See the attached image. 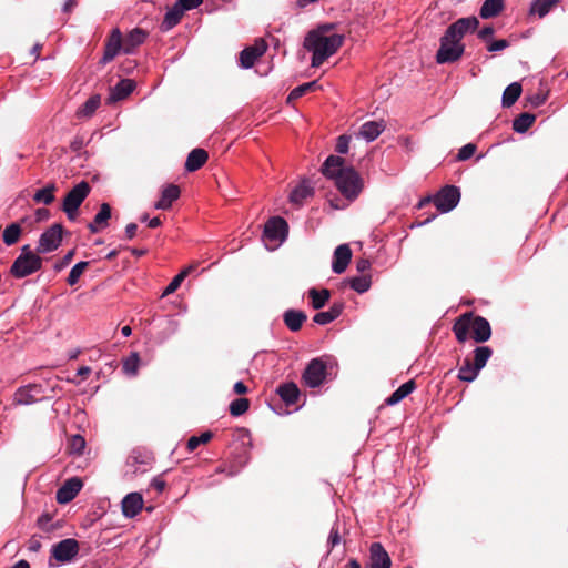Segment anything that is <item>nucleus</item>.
Listing matches in <instances>:
<instances>
[{"mask_svg":"<svg viewBox=\"0 0 568 568\" xmlns=\"http://www.w3.org/2000/svg\"><path fill=\"white\" fill-rule=\"evenodd\" d=\"M479 27L476 17L460 18L452 23L440 38L439 49L436 52V62L439 64L458 61L465 51L462 39L468 32H475Z\"/></svg>","mask_w":568,"mask_h":568,"instance_id":"nucleus-1","label":"nucleus"},{"mask_svg":"<svg viewBox=\"0 0 568 568\" xmlns=\"http://www.w3.org/2000/svg\"><path fill=\"white\" fill-rule=\"evenodd\" d=\"M321 172L335 181V185L344 197L354 201L364 189V181L353 166H345V160L338 155H329L322 165Z\"/></svg>","mask_w":568,"mask_h":568,"instance_id":"nucleus-2","label":"nucleus"},{"mask_svg":"<svg viewBox=\"0 0 568 568\" xmlns=\"http://www.w3.org/2000/svg\"><path fill=\"white\" fill-rule=\"evenodd\" d=\"M459 343H465L470 336L476 343H485L491 336V327L489 322L473 312H466L459 315L452 328Z\"/></svg>","mask_w":568,"mask_h":568,"instance_id":"nucleus-3","label":"nucleus"},{"mask_svg":"<svg viewBox=\"0 0 568 568\" xmlns=\"http://www.w3.org/2000/svg\"><path fill=\"white\" fill-rule=\"evenodd\" d=\"M344 36L321 34L320 31H310L304 39V48L312 52V67H321L329 57L335 54L344 43Z\"/></svg>","mask_w":568,"mask_h":568,"instance_id":"nucleus-4","label":"nucleus"},{"mask_svg":"<svg viewBox=\"0 0 568 568\" xmlns=\"http://www.w3.org/2000/svg\"><path fill=\"white\" fill-rule=\"evenodd\" d=\"M90 184L87 181H81L65 194L61 209L70 221L77 219L78 210L90 194Z\"/></svg>","mask_w":568,"mask_h":568,"instance_id":"nucleus-5","label":"nucleus"},{"mask_svg":"<svg viewBox=\"0 0 568 568\" xmlns=\"http://www.w3.org/2000/svg\"><path fill=\"white\" fill-rule=\"evenodd\" d=\"M41 267L42 258L39 255L18 256L10 267V273L16 278H23L41 270Z\"/></svg>","mask_w":568,"mask_h":568,"instance_id":"nucleus-6","label":"nucleus"},{"mask_svg":"<svg viewBox=\"0 0 568 568\" xmlns=\"http://www.w3.org/2000/svg\"><path fill=\"white\" fill-rule=\"evenodd\" d=\"M460 200V191L455 185H446L434 196V203L442 213L452 211Z\"/></svg>","mask_w":568,"mask_h":568,"instance_id":"nucleus-7","label":"nucleus"},{"mask_svg":"<svg viewBox=\"0 0 568 568\" xmlns=\"http://www.w3.org/2000/svg\"><path fill=\"white\" fill-rule=\"evenodd\" d=\"M288 234V224L281 216H273L264 225L263 237L265 241L282 243Z\"/></svg>","mask_w":568,"mask_h":568,"instance_id":"nucleus-8","label":"nucleus"},{"mask_svg":"<svg viewBox=\"0 0 568 568\" xmlns=\"http://www.w3.org/2000/svg\"><path fill=\"white\" fill-rule=\"evenodd\" d=\"M63 226L59 223L51 225L39 239L37 253L55 251L62 242Z\"/></svg>","mask_w":568,"mask_h":568,"instance_id":"nucleus-9","label":"nucleus"},{"mask_svg":"<svg viewBox=\"0 0 568 568\" xmlns=\"http://www.w3.org/2000/svg\"><path fill=\"white\" fill-rule=\"evenodd\" d=\"M326 375L327 368L325 362L321 358H314L306 366L302 377L308 387L315 388L323 384L326 379Z\"/></svg>","mask_w":568,"mask_h":568,"instance_id":"nucleus-10","label":"nucleus"},{"mask_svg":"<svg viewBox=\"0 0 568 568\" xmlns=\"http://www.w3.org/2000/svg\"><path fill=\"white\" fill-rule=\"evenodd\" d=\"M79 554V542L67 538L52 546L51 556L59 562H68Z\"/></svg>","mask_w":568,"mask_h":568,"instance_id":"nucleus-11","label":"nucleus"},{"mask_svg":"<svg viewBox=\"0 0 568 568\" xmlns=\"http://www.w3.org/2000/svg\"><path fill=\"white\" fill-rule=\"evenodd\" d=\"M266 50V41L262 38L256 39L253 45L246 47L240 52V65L244 69L252 68L255 61L262 57Z\"/></svg>","mask_w":568,"mask_h":568,"instance_id":"nucleus-12","label":"nucleus"},{"mask_svg":"<svg viewBox=\"0 0 568 568\" xmlns=\"http://www.w3.org/2000/svg\"><path fill=\"white\" fill-rule=\"evenodd\" d=\"M83 484L78 477H72L63 483L58 489L55 499L59 504H68L75 498Z\"/></svg>","mask_w":568,"mask_h":568,"instance_id":"nucleus-13","label":"nucleus"},{"mask_svg":"<svg viewBox=\"0 0 568 568\" xmlns=\"http://www.w3.org/2000/svg\"><path fill=\"white\" fill-rule=\"evenodd\" d=\"M392 559L381 542L369 547V565L367 568H390Z\"/></svg>","mask_w":568,"mask_h":568,"instance_id":"nucleus-14","label":"nucleus"},{"mask_svg":"<svg viewBox=\"0 0 568 568\" xmlns=\"http://www.w3.org/2000/svg\"><path fill=\"white\" fill-rule=\"evenodd\" d=\"M123 40L121 31L119 29H113L105 42L104 54L101 61L102 63L105 64L115 58L120 50L123 49Z\"/></svg>","mask_w":568,"mask_h":568,"instance_id":"nucleus-15","label":"nucleus"},{"mask_svg":"<svg viewBox=\"0 0 568 568\" xmlns=\"http://www.w3.org/2000/svg\"><path fill=\"white\" fill-rule=\"evenodd\" d=\"M135 83L131 79H122L113 88L110 89L109 97L106 99L108 104L116 103L118 101L124 100L134 90Z\"/></svg>","mask_w":568,"mask_h":568,"instance_id":"nucleus-16","label":"nucleus"},{"mask_svg":"<svg viewBox=\"0 0 568 568\" xmlns=\"http://www.w3.org/2000/svg\"><path fill=\"white\" fill-rule=\"evenodd\" d=\"M352 258V250L347 244L338 245L334 252V260L332 264L333 272L342 274L347 268Z\"/></svg>","mask_w":568,"mask_h":568,"instance_id":"nucleus-17","label":"nucleus"},{"mask_svg":"<svg viewBox=\"0 0 568 568\" xmlns=\"http://www.w3.org/2000/svg\"><path fill=\"white\" fill-rule=\"evenodd\" d=\"M143 508V498L139 493H130L122 500V513L128 518L135 517Z\"/></svg>","mask_w":568,"mask_h":568,"instance_id":"nucleus-18","label":"nucleus"},{"mask_svg":"<svg viewBox=\"0 0 568 568\" xmlns=\"http://www.w3.org/2000/svg\"><path fill=\"white\" fill-rule=\"evenodd\" d=\"M181 190L175 184H168L161 192L160 200L154 204L158 210H169L172 203L180 197Z\"/></svg>","mask_w":568,"mask_h":568,"instance_id":"nucleus-19","label":"nucleus"},{"mask_svg":"<svg viewBox=\"0 0 568 568\" xmlns=\"http://www.w3.org/2000/svg\"><path fill=\"white\" fill-rule=\"evenodd\" d=\"M148 37V32L143 29L135 28L131 30L123 40V52L131 54L134 49L141 45Z\"/></svg>","mask_w":568,"mask_h":568,"instance_id":"nucleus-20","label":"nucleus"},{"mask_svg":"<svg viewBox=\"0 0 568 568\" xmlns=\"http://www.w3.org/2000/svg\"><path fill=\"white\" fill-rule=\"evenodd\" d=\"M111 217V206L108 203L100 205V211L95 214L92 222L88 224V229L92 234L98 233L101 229L108 226V222Z\"/></svg>","mask_w":568,"mask_h":568,"instance_id":"nucleus-21","label":"nucleus"},{"mask_svg":"<svg viewBox=\"0 0 568 568\" xmlns=\"http://www.w3.org/2000/svg\"><path fill=\"white\" fill-rule=\"evenodd\" d=\"M207 159L209 153L204 149H193L186 158L185 170L187 172H195L206 163Z\"/></svg>","mask_w":568,"mask_h":568,"instance_id":"nucleus-22","label":"nucleus"},{"mask_svg":"<svg viewBox=\"0 0 568 568\" xmlns=\"http://www.w3.org/2000/svg\"><path fill=\"white\" fill-rule=\"evenodd\" d=\"M306 320L307 315L303 311L290 308L283 314L284 324L292 332L300 331Z\"/></svg>","mask_w":568,"mask_h":568,"instance_id":"nucleus-23","label":"nucleus"},{"mask_svg":"<svg viewBox=\"0 0 568 568\" xmlns=\"http://www.w3.org/2000/svg\"><path fill=\"white\" fill-rule=\"evenodd\" d=\"M276 393L287 406L295 405L301 395L297 385L293 382L280 385Z\"/></svg>","mask_w":568,"mask_h":568,"instance_id":"nucleus-24","label":"nucleus"},{"mask_svg":"<svg viewBox=\"0 0 568 568\" xmlns=\"http://www.w3.org/2000/svg\"><path fill=\"white\" fill-rule=\"evenodd\" d=\"M343 310V302L334 303L328 311L316 313L313 317V321L318 325L329 324L342 314Z\"/></svg>","mask_w":568,"mask_h":568,"instance_id":"nucleus-25","label":"nucleus"},{"mask_svg":"<svg viewBox=\"0 0 568 568\" xmlns=\"http://www.w3.org/2000/svg\"><path fill=\"white\" fill-rule=\"evenodd\" d=\"M386 125L383 120L368 121L362 124L359 129V136L367 141H374L385 130Z\"/></svg>","mask_w":568,"mask_h":568,"instance_id":"nucleus-26","label":"nucleus"},{"mask_svg":"<svg viewBox=\"0 0 568 568\" xmlns=\"http://www.w3.org/2000/svg\"><path fill=\"white\" fill-rule=\"evenodd\" d=\"M184 11L175 3L166 11L160 26L161 31L166 32L180 23Z\"/></svg>","mask_w":568,"mask_h":568,"instance_id":"nucleus-27","label":"nucleus"},{"mask_svg":"<svg viewBox=\"0 0 568 568\" xmlns=\"http://www.w3.org/2000/svg\"><path fill=\"white\" fill-rule=\"evenodd\" d=\"M505 9L504 0H485L480 7L479 16L483 19H490L499 16Z\"/></svg>","mask_w":568,"mask_h":568,"instance_id":"nucleus-28","label":"nucleus"},{"mask_svg":"<svg viewBox=\"0 0 568 568\" xmlns=\"http://www.w3.org/2000/svg\"><path fill=\"white\" fill-rule=\"evenodd\" d=\"M415 388L416 383L414 379L404 383L388 398H386L385 404L388 406L398 404L406 396H408Z\"/></svg>","mask_w":568,"mask_h":568,"instance_id":"nucleus-29","label":"nucleus"},{"mask_svg":"<svg viewBox=\"0 0 568 568\" xmlns=\"http://www.w3.org/2000/svg\"><path fill=\"white\" fill-rule=\"evenodd\" d=\"M313 195L314 189L306 182H303L292 191L290 201L301 206L306 199L312 197Z\"/></svg>","mask_w":568,"mask_h":568,"instance_id":"nucleus-30","label":"nucleus"},{"mask_svg":"<svg viewBox=\"0 0 568 568\" xmlns=\"http://www.w3.org/2000/svg\"><path fill=\"white\" fill-rule=\"evenodd\" d=\"M308 297L311 298V304L314 310H321L325 306L331 297V292L327 288H322L318 291L315 287H312L307 292Z\"/></svg>","mask_w":568,"mask_h":568,"instance_id":"nucleus-31","label":"nucleus"},{"mask_svg":"<svg viewBox=\"0 0 568 568\" xmlns=\"http://www.w3.org/2000/svg\"><path fill=\"white\" fill-rule=\"evenodd\" d=\"M57 191L55 183L51 182L47 184L43 189L36 191L32 199L36 203H43L45 205H50L54 202L55 196L54 192Z\"/></svg>","mask_w":568,"mask_h":568,"instance_id":"nucleus-32","label":"nucleus"},{"mask_svg":"<svg viewBox=\"0 0 568 568\" xmlns=\"http://www.w3.org/2000/svg\"><path fill=\"white\" fill-rule=\"evenodd\" d=\"M521 84L518 82L510 83L503 93V106L509 108L515 104L521 94Z\"/></svg>","mask_w":568,"mask_h":568,"instance_id":"nucleus-33","label":"nucleus"},{"mask_svg":"<svg viewBox=\"0 0 568 568\" xmlns=\"http://www.w3.org/2000/svg\"><path fill=\"white\" fill-rule=\"evenodd\" d=\"M559 2L560 0H534L529 9V14H538L539 18H544Z\"/></svg>","mask_w":568,"mask_h":568,"instance_id":"nucleus-34","label":"nucleus"},{"mask_svg":"<svg viewBox=\"0 0 568 568\" xmlns=\"http://www.w3.org/2000/svg\"><path fill=\"white\" fill-rule=\"evenodd\" d=\"M536 116L531 113H521L513 122V130L517 133H525L532 126Z\"/></svg>","mask_w":568,"mask_h":568,"instance_id":"nucleus-35","label":"nucleus"},{"mask_svg":"<svg viewBox=\"0 0 568 568\" xmlns=\"http://www.w3.org/2000/svg\"><path fill=\"white\" fill-rule=\"evenodd\" d=\"M479 372V369H475V365L469 358H465L459 368L458 378L463 382L470 383L477 378Z\"/></svg>","mask_w":568,"mask_h":568,"instance_id":"nucleus-36","label":"nucleus"},{"mask_svg":"<svg viewBox=\"0 0 568 568\" xmlns=\"http://www.w3.org/2000/svg\"><path fill=\"white\" fill-rule=\"evenodd\" d=\"M348 285L355 292L363 294L367 292L372 285L371 274H363L361 276H354L348 278Z\"/></svg>","mask_w":568,"mask_h":568,"instance_id":"nucleus-37","label":"nucleus"},{"mask_svg":"<svg viewBox=\"0 0 568 568\" xmlns=\"http://www.w3.org/2000/svg\"><path fill=\"white\" fill-rule=\"evenodd\" d=\"M493 355V351L488 346H478L474 349V365L475 369H481L486 366L487 361Z\"/></svg>","mask_w":568,"mask_h":568,"instance_id":"nucleus-38","label":"nucleus"},{"mask_svg":"<svg viewBox=\"0 0 568 568\" xmlns=\"http://www.w3.org/2000/svg\"><path fill=\"white\" fill-rule=\"evenodd\" d=\"M317 89H320V84H318V81H316V80L307 82V83H303V84L294 88L290 92V94L287 97V102L300 99L301 97L305 95L306 93L316 91Z\"/></svg>","mask_w":568,"mask_h":568,"instance_id":"nucleus-39","label":"nucleus"},{"mask_svg":"<svg viewBox=\"0 0 568 568\" xmlns=\"http://www.w3.org/2000/svg\"><path fill=\"white\" fill-rule=\"evenodd\" d=\"M22 229L20 223H11L9 224L2 234L3 242L6 245L11 246L16 244L21 235Z\"/></svg>","mask_w":568,"mask_h":568,"instance_id":"nucleus-40","label":"nucleus"},{"mask_svg":"<svg viewBox=\"0 0 568 568\" xmlns=\"http://www.w3.org/2000/svg\"><path fill=\"white\" fill-rule=\"evenodd\" d=\"M193 270H195V266L191 265L186 268H184L182 272H180L178 275H175L173 277V280L171 281V283L165 287V290L163 291V294L162 296H166V295H170L172 293H174L181 285V283L184 281V278L190 274V272H192Z\"/></svg>","mask_w":568,"mask_h":568,"instance_id":"nucleus-41","label":"nucleus"},{"mask_svg":"<svg viewBox=\"0 0 568 568\" xmlns=\"http://www.w3.org/2000/svg\"><path fill=\"white\" fill-rule=\"evenodd\" d=\"M34 388H36V386L19 388L14 393L13 402L18 405H30V404L36 403L38 400V398L31 394L32 389H34Z\"/></svg>","mask_w":568,"mask_h":568,"instance_id":"nucleus-42","label":"nucleus"},{"mask_svg":"<svg viewBox=\"0 0 568 568\" xmlns=\"http://www.w3.org/2000/svg\"><path fill=\"white\" fill-rule=\"evenodd\" d=\"M101 102L100 95L95 94L90 97L84 104L79 109L78 115L79 116H91L95 110L99 108Z\"/></svg>","mask_w":568,"mask_h":568,"instance_id":"nucleus-43","label":"nucleus"},{"mask_svg":"<svg viewBox=\"0 0 568 568\" xmlns=\"http://www.w3.org/2000/svg\"><path fill=\"white\" fill-rule=\"evenodd\" d=\"M250 408V400L247 398L241 397L234 399L230 404V414L234 417L241 416L245 414Z\"/></svg>","mask_w":568,"mask_h":568,"instance_id":"nucleus-44","label":"nucleus"},{"mask_svg":"<svg viewBox=\"0 0 568 568\" xmlns=\"http://www.w3.org/2000/svg\"><path fill=\"white\" fill-rule=\"evenodd\" d=\"M140 356L136 352L123 359V372L128 375H135L139 369Z\"/></svg>","mask_w":568,"mask_h":568,"instance_id":"nucleus-45","label":"nucleus"},{"mask_svg":"<svg viewBox=\"0 0 568 568\" xmlns=\"http://www.w3.org/2000/svg\"><path fill=\"white\" fill-rule=\"evenodd\" d=\"M89 262H79L77 263L70 271L67 282L69 285L73 286L79 282V278L88 268Z\"/></svg>","mask_w":568,"mask_h":568,"instance_id":"nucleus-46","label":"nucleus"},{"mask_svg":"<svg viewBox=\"0 0 568 568\" xmlns=\"http://www.w3.org/2000/svg\"><path fill=\"white\" fill-rule=\"evenodd\" d=\"M213 437L212 432H204L200 436L189 438L186 447L190 452L195 450L201 444H207Z\"/></svg>","mask_w":568,"mask_h":568,"instance_id":"nucleus-47","label":"nucleus"},{"mask_svg":"<svg viewBox=\"0 0 568 568\" xmlns=\"http://www.w3.org/2000/svg\"><path fill=\"white\" fill-rule=\"evenodd\" d=\"M85 448V440L81 435H74L70 438L69 449L72 454L81 455Z\"/></svg>","mask_w":568,"mask_h":568,"instance_id":"nucleus-48","label":"nucleus"},{"mask_svg":"<svg viewBox=\"0 0 568 568\" xmlns=\"http://www.w3.org/2000/svg\"><path fill=\"white\" fill-rule=\"evenodd\" d=\"M476 150H477V146L474 143H468V144L464 145L458 151L457 160L466 161V160L470 159L475 154Z\"/></svg>","mask_w":568,"mask_h":568,"instance_id":"nucleus-49","label":"nucleus"},{"mask_svg":"<svg viewBox=\"0 0 568 568\" xmlns=\"http://www.w3.org/2000/svg\"><path fill=\"white\" fill-rule=\"evenodd\" d=\"M351 136L342 134L337 138L335 150L337 153L346 154L348 152Z\"/></svg>","mask_w":568,"mask_h":568,"instance_id":"nucleus-50","label":"nucleus"},{"mask_svg":"<svg viewBox=\"0 0 568 568\" xmlns=\"http://www.w3.org/2000/svg\"><path fill=\"white\" fill-rule=\"evenodd\" d=\"M51 521V515L50 514H42L38 518V526L41 530L45 532H50L54 530V526L50 524Z\"/></svg>","mask_w":568,"mask_h":568,"instance_id":"nucleus-51","label":"nucleus"},{"mask_svg":"<svg viewBox=\"0 0 568 568\" xmlns=\"http://www.w3.org/2000/svg\"><path fill=\"white\" fill-rule=\"evenodd\" d=\"M203 0H176L175 4L184 12L197 8Z\"/></svg>","mask_w":568,"mask_h":568,"instance_id":"nucleus-52","label":"nucleus"},{"mask_svg":"<svg viewBox=\"0 0 568 568\" xmlns=\"http://www.w3.org/2000/svg\"><path fill=\"white\" fill-rule=\"evenodd\" d=\"M508 47H509V42L506 39H500V40L491 41L487 45V50L489 52H496V51H501Z\"/></svg>","mask_w":568,"mask_h":568,"instance_id":"nucleus-53","label":"nucleus"},{"mask_svg":"<svg viewBox=\"0 0 568 568\" xmlns=\"http://www.w3.org/2000/svg\"><path fill=\"white\" fill-rule=\"evenodd\" d=\"M495 33V29L491 26H485L478 31V38L483 41H487Z\"/></svg>","mask_w":568,"mask_h":568,"instance_id":"nucleus-54","label":"nucleus"},{"mask_svg":"<svg viewBox=\"0 0 568 568\" xmlns=\"http://www.w3.org/2000/svg\"><path fill=\"white\" fill-rule=\"evenodd\" d=\"M339 542H341L339 531H338L337 528L333 527L331 532H329L328 544L331 545L332 548H334Z\"/></svg>","mask_w":568,"mask_h":568,"instance_id":"nucleus-55","label":"nucleus"},{"mask_svg":"<svg viewBox=\"0 0 568 568\" xmlns=\"http://www.w3.org/2000/svg\"><path fill=\"white\" fill-rule=\"evenodd\" d=\"M371 268V261L367 258H359L356 262V270L363 274H367L366 272Z\"/></svg>","mask_w":568,"mask_h":568,"instance_id":"nucleus-56","label":"nucleus"},{"mask_svg":"<svg viewBox=\"0 0 568 568\" xmlns=\"http://www.w3.org/2000/svg\"><path fill=\"white\" fill-rule=\"evenodd\" d=\"M73 255H74V252L73 251H70L68 252L63 258L61 260L60 263L55 264V270L57 271H60L62 270L64 266H67L73 258Z\"/></svg>","mask_w":568,"mask_h":568,"instance_id":"nucleus-57","label":"nucleus"},{"mask_svg":"<svg viewBox=\"0 0 568 568\" xmlns=\"http://www.w3.org/2000/svg\"><path fill=\"white\" fill-rule=\"evenodd\" d=\"M136 232H138V225L135 223H129L125 226V237L128 240H132L136 235Z\"/></svg>","mask_w":568,"mask_h":568,"instance_id":"nucleus-58","label":"nucleus"},{"mask_svg":"<svg viewBox=\"0 0 568 568\" xmlns=\"http://www.w3.org/2000/svg\"><path fill=\"white\" fill-rule=\"evenodd\" d=\"M151 487H153L158 493H162L165 488V481L156 477L151 481Z\"/></svg>","mask_w":568,"mask_h":568,"instance_id":"nucleus-59","label":"nucleus"},{"mask_svg":"<svg viewBox=\"0 0 568 568\" xmlns=\"http://www.w3.org/2000/svg\"><path fill=\"white\" fill-rule=\"evenodd\" d=\"M37 221H45L50 217V211L48 209H38L36 211Z\"/></svg>","mask_w":568,"mask_h":568,"instance_id":"nucleus-60","label":"nucleus"},{"mask_svg":"<svg viewBox=\"0 0 568 568\" xmlns=\"http://www.w3.org/2000/svg\"><path fill=\"white\" fill-rule=\"evenodd\" d=\"M237 395H244L247 393V386L243 382H236L233 387Z\"/></svg>","mask_w":568,"mask_h":568,"instance_id":"nucleus-61","label":"nucleus"},{"mask_svg":"<svg viewBox=\"0 0 568 568\" xmlns=\"http://www.w3.org/2000/svg\"><path fill=\"white\" fill-rule=\"evenodd\" d=\"M40 253L33 252L29 244H26L21 247V253L19 256L30 257V255H39Z\"/></svg>","mask_w":568,"mask_h":568,"instance_id":"nucleus-62","label":"nucleus"},{"mask_svg":"<svg viewBox=\"0 0 568 568\" xmlns=\"http://www.w3.org/2000/svg\"><path fill=\"white\" fill-rule=\"evenodd\" d=\"M546 101V98L540 95V94H536L535 97H532L530 99V102L534 106H539L541 105L544 102Z\"/></svg>","mask_w":568,"mask_h":568,"instance_id":"nucleus-63","label":"nucleus"},{"mask_svg":"<svg viewBox=\"0 0 568 568\" xmlns=\"http://www.w3.org/2000/svg\"><path fill=\"white\" fill-rule=\"evenodd\" d=\"M78 4L77 0H67L63 6V11L69 13L73 10V8Z\"/></svg>","mask_w":568,"mask_h":568,"instance_id":"nucleus-64","label":"nucleus"}]
</instances>
